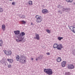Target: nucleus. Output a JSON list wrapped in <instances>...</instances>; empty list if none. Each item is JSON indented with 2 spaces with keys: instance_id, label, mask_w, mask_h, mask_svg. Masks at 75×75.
Masks as SVG:
<instances>
[{
  "instance_id": "f257e3e1",
  "label": "nucleus",
  "mask_w": 75,
  "mask_h": 75,
  "mask_svg": "<svg viewBox=\"0 0 75 75\" xmlns=\"http://www.w3.org/2000/svg\"><path fill=\"white\" fill-rule=\"evenodd\" d=\"M25 35V33L24 32H22L20 33L18 37V39L16 40V41L18 42H21L24 40V38H23V37Z\"/></svg>"
},
{
  "instance_id": "f03ea898",
  "label": "nucleus",
  "mask_w": 75,
  "mask_h": 75,
  "mask_svg": "<svg viewBox=\"0 0 75 75\" xmlns=\"http://www.w3.org/2000/svg\"><path fill=\"white\" fill-rule=\"evenodd\" d=\"M44 72L49 75H52L53 74V72L52 69H44Z\"/></svg>"
},
{
  "instance_id": "7ed1b4c3",
  "label": "nucleus",
  "mask_w": 75,
  "mask_h": 75,
  "mask_svg": "<svg viewBox=\"0 0 75 75\" xmlns=\"http://www.w3.org/2000/svg\"><path fill=\"white\" fill-rule=\"evenodd\" d=\"M26 59L25 56H22L21 57V59L20 61V62L22 63H24L25 62Z\"/></svg>"
},
{
  "instance_id": "20e7f679",
  "label": "nucleus",
  "mask_w": 75,
  "mask_h": 75,
  "mask_svg": "<svg viewBox=\"0 0 75 75\" xmlns=\"http://www.w3.org/2000/svg\"><path fill=\"white\" fill-rule=\"evenodd\" d=\"M4 52L5 54L6 55H10L11 54V51H5Z\"/></svg>"
},
{
  "instance_id": "39448f33",
  "label": "nucleus",
  "mask_w": 75,
  "mask_h": 75,
  "mask_svg": "<svg viewBox=\"0 0 75 75\" xmlns=\"http://www.w3.org/2000/svg\"><path fill=\"white\" fill-rule=\"evenodd\" d=\"M42 21V17L41 16L40 17V18L37 19L36 22L38 23H41Z\"/></svg>"
},
{
  "instance_id": "423d86ee",
  "label": "nucleus",
  "mask_w": 75,
  "mask_h": 75,
  "mask_svg": "<svg viewBox=\"0 0 75 75\" xmlns=\"http://www.w3.org/2000/svg\"><path fill=\"white\" fill-rule=\"evenodd\" d=\"M68 67L69 69H71L74 68V66L72 64H69L68 65Z\"/></svg>"
},
{
  "instance_id": "0eeeda50",
  "label": "nucleus",
  "mask_w": 75,
  "mask_h": 75,
  "mask_svg": "<svg viewBox=\"0 0 75 75\" xmlns=\"http://www.w3.org/2000/svg\"><path fill=\"white\" fill-rule=\"evenodd\" d=\"M42 12L43 14H45L49 13L48 11L46 9H43L42 11Z\"/></svg>"
},
{
  "instance_id": "6e6552de",
  "label": "nucleus",
  "mask_w": 75,
  "mask_h": 75,
  "mask_svg": "<svg viewBox=\"0 0 75 75\" xmlns=\"http://www.w3.org/2000/svg\"><path fill=\"white\" fill-rule=\"evenodd\" d=\"M35 37H34V38H35V39H37L38 40H40V36H39V34L35 33Z\"/></svg>"
},
{
  "instance_id": "1a4fd4ad",
  "label": "nucleus",
  "mask_w": 75,
  "mask_h": 75,
  "mask_svg": "<svg viewBox=\"0 0 75 75\" xmlns=\"http://www.w3.org/2000/svg\"><path fill=\"white\" fill-rule=\"evenodd\" d=\"M66 63H67V62L65 61H64L62 63V67H65V64H66Z\"/></svg>"
},
{
  "instance_id": "9d476101",
  "label": "nucleus",
  "mask_w": 75,
  "mask_h": 75,
  "mask_svg": "<svg viewBox=\"0 0 75 75\" xmlns=\"http://www.w3.org/2000/svg\"><path fill=\"white\" fill-rule=\"evenodd\" d=\"M65 10H66V12H68V11H70V9L69 8H63V11H65Z\"/></svg>"
},
{
  "instance_id": "9b49d317",
  "label": "nucleus",
  "mask_w": 75,
  "mask_h": 75,
  "mask_svg": "<svg viewBox=\"0 0 75 75\" xmlns=\"http://www.w3.org/2000/svg\"><path fill=\"white\" fill-rule=\"evenodd\" d=\"M7 60L8 62H9L10 64L11 63L12 64L13 62V60L12 59H7Z\"/></svg>"
},
{
  "instance_id": "f8f14e48",
  "label": "nucleus",
  "mask_w": 75,
  "mask_h": 75,
  "mask_svg": "<svg viewBox=\"0 0 75 75\" xmlns=\"http://www.w3.org/2000/svg\"><path fill=\"white\" fill-rule=\"evenodd\" d=\"M14 33L15 35H18L20 34V30H16L14 31Z\"/></svg>"
},
{
  "instance_id": "ddd939ff",
  "label": "nucleus",
  "mask_w": 75,
  "mask_h": 75,
  "mask_svg": "<svg viewBox=\"0 0 75 75\" xmlns=\"http://www.w3.org/2000/svg\"><path fill=\"white\" fill-rule=\"evenodd\" d=\"M62 60L61 58L60 57H58V58L57 59V61L58 62H60Z\"/></svg>"
},
{
  "instance_id": "4468645a",
  "label": "nucleus",
  "mask_w": 75,
  "mask_h": 75,
  "mask_svg": "<svg viewBox=\"0 0 75 75\" xmlns=\"http://www.w3.org/2000/svg\"><path fill=\"white\" fill-rule=\"evenodd\" d=\"M53 47L54 48H57V47H58V44H57V43L54 44Z\"/></svg>"
},
{
  "instance_id": "2eb2a0df",
  "label": "nucleus",
  "mask_w": 75,
  "mask_h": 75,
  "mask_svg": "<svg viewBox=\"0 0 75 75\" xmlns=\"http://www.w3.org/2000/svg\"><path fill=\"white\" fill-rule=\"evenodd\" d=\"M6 29V26H5V25L3 24L2 25V29L3 30V31H5Z\"/></svg>"
},
{
  "instance_id": "dca6fc26",
  "label": "nucleus",
  "mask_w": 75,
  "mask_h": 75,
  "mask_svg": "<svg viewBox=\"0 0 75 75\" xmlns=\"http://www.w3.org/2000/svg\"><path fill=\"white\" fill-rule=\"evenodd\" d=\"M16 59L17 61L20 60V56L18 55H16Z\"/></svg>"
},
{
  "instance_id": "f3484780",
  "label": "nucleus",
  "mask_w": 75,
  "mask_h": 75,
  "mask_svg": "<svg viewBox=\"0 0 75 75\" xmlns=\"http://www.w3.org/2000/svg\"><path fill=\"white\" fill-rule=\"evenodd\" d=\"M21 23L22 24H25L26 23V22H25L24 21H21Z\"/></svg>"
},
{
  "instance_id": "a211bd4d",
  "label": "nucleus",
  "mask_w": 75,
  "mask_h": 75,
  "mask_svg": "<svg viewBox=\"0 0 75 75\" xmlns=\"http://www.w3.org/2000/svg\"><path fill=\"white\" fill-rule=\"evenodd\" d=\"M29 5H32L33 4V2L31 1H29Z\"/></svg>"
},
{
  "instance_id": "6ab92c4d",
  "label": "nucleus",
  "mask_w": 75,
  "mask_h": 75,
  "mask_svg": "<svg viewBox=\"0 0 75 75\" xmlns=\"http://www.w3.org/2000/svg\"><path fill=\"white\" fill-rule=\"evenodd\" d=\"M58 40H59V41H61L62 39H63V37H58Z\"/></svg>"
},
{
  "instance_id": "aec40b11",
  "label": "nucleus",
  "mask_w": 75,
  "mask_h": 75,
  "mask_svg": "<svg viewBox=\"0 0 75 75\" xmlns=\"http://www.w3.org/2000/svg\"><path fill=\"white\" fill-rule=\"evenodd\" d=\"M58 47L62 48V44H59V45H58Z\"/></svg>"
},
{
  "instance_id": "412c9836",
  "label": "nucleus",
  "mask_w": 75,
  "mask_h": 75,
  "mask_svg": "<svg viewBox=\"0 0 75 75\" xmlns=\"http://www.w3.org/2000/svg\"><path fill=\"white\" fill-rule=\"evenodd\" d=\"M66 0V1L68 2H70V3H72V2L73 1V0Z\"/></svg>"
},
{
  "instance_id": "4be33fe9",
  "label": "nucleus",
  "mask_w": 75,
  "mask_h": 75,
  "mask_svg": "<svg viewBox=\"0 0 75 75\" xmlns=\"http://www.w3.org/2000/svg\"><path fill=\"white\" fill-rule=\"evenodd\" d=\"M65 75H71V73L69 72H66L65 73Z\"/></svg>"
},
{
  "instance_id": "5701e85b",
  "label": "nucleus",
  "mask_w": 75,
  "mask_h": 75,
  "mask_svg": "<svg viewBox=\"0 0 75 75\" xmlns=\"http://www.w3.org/2000/svg\"><path fill=\"white\" fill-rule=\"evenodd\" d=\"M3 11V9L0 8V13H2Z\"/></svg>"
},
{
  "instance_id": "b1692460",
  "label": "nucleus",
  "mask_w": 75,
  "mask_h": 75,
  "mask_svg": "<svg viewBox=\"0 0 75 75\" xmlns=\"http://www.w3.org/2000/svg\"><path fill=\"white\" fill-rule=\"evenodd\" d=\"M46 31L48 33H50V32H51V31L48 29H47L46 30Z\"/></svg>"
},
{
  "instance_id": "393cba45",
  "label": "nucleus",
  "mask_w": 75,
  "mask_h": 75,
  "mask_svg": "<svg viewBox=\"0 0 75 75\" xmlns=\"http://www.w3.org/2000/svg\"><path fill=\"white\" fill-rule=\"evenodd\" d=\"M41 17V16H38V15H37L36 16V18H37V19H38V18H40V17Z\"/></svg>"
},
{
  "instance_id": "a878e982",
  "label": "nucleus",
  "mask_w": 75,
  "mask_h": 75,
  "mask_svg": "<svg viewBox=\"0 0 75 75\" xmlns=\"http://www.w3.org/2000/svg\"><path fill=\"white\" fill-rule=\"evenodd\" d=\"M62 48L59 47H57V50H59L60 51V50H61Z\"/></svg>"
},
{
  "instance_id": "bb28decb",
  "label": "nucleus",
  "mask_w": 75,
  "mask_h": 75,
  "mask_svg": "<svg viewBox=\"0 0 75 75\" xmlns=\"http://www.w3.org/2000/svg\"><path fill=\"white\" fill-rule=\"evenodd\" d=\"M0 46H1V43L3 44V41L1 40H0Z\"/></svg>"
},
{
  "instance_id": "cd10ccee",
  "label": "nucleus",
  "mask_w": 75,
  "mask_h": 75,
  "mask_svg": "<svg viewBox=\"0 0 75 75\" xmlns=\"http://www.w3.org/2000/svg\"><path fill=\"white\" fill-rule=\"evenodd\" d=\"M2 64L4 65V66H6V62H4Z\"/></svg>"
},
{
  "instance_id": "c85d7f7f",
  "label": "nucleus",
  "mask_w": 75,
  "mask_h": 75,
  "mask_svg": "<svg viewBox=\"0 0 75 75\" xmlns=\"http://www.w3.org/2000/svg\"><path fill=\"white\" fill-rule=\"evenodd\" d=\"M8 67L9 68H11V64H9L8 66Z\"/></svg>"
},
{
  "instance_id": "c756f323",
  "label": "nucleus",
  "mask_w": 75,
  "mask_h": 75,
  "mask_svg": "<svg viewBox=\"0 0 75 75\" xmlns=\"http://www.w3.org/2000/svg\"><path fill=\"white\" fill-rule=\"evenodd\" d=\"M25 17V16L24 15H22V16L21 17V18H24Z\"/></svg>"
},
{
  "instance_id": "7c9ffc66",
  "label": "nucleus",
  "mask_w": 75,
  "mask_h": 75,
  "mask_svg": "<svg viewBox=\"0 0 75 75\" xmlns=\"http://www.w3.org/2000/svg\"><path fill=\"white\" fill-rule=\"evenodd\" d=\"M38 58L39 59H42V56H40V57H38Z\"/></svg>"
},
{
  "instance_id": "2f4dec72",
  "label": "nucleus",
  "mask_w": 75,
  "mask_h": 75,
  "mask_svg": "<svg viewBox=\"0 0 75 75\" xmlns=\"http://www.w3.org/2000/svg\"><path fill=\"white\" fill-rule=\"evenodd\" d=\"M73 54L75 55V50H74L73 51Z\"/></svg>"
},
{
  "instance_id": "473e14b6",
  "label": "nucleus",
  "mask_w": 75,
  "mask_h": 75,
  "mask_svg": "<svg viewBox=\"0 0 75 75\" xmlns=\"http://www.w3.org/2000/svg\"><path fill=\"white\" fill-rule=\"evenodd\" d=\"M46 54L47 55H50V52L47 53Z\"/></svg>"
},
{
  "instance_id": "72a5a7b5",
  "label": "nucleus",
  "mask_w": 75,
  "mask_h": 75,
  "mask_svg": "<svg viewBox=\"0 0 75 75\" xmlns=\"http://www.w3.org/2000/svg\"><path fill=\"white\" fill-rule=\"evenodd\" d=\"M12 5H15V2H12Z\"/></svg>"
},
{
  "instance_id": "f704fd0d",
  "label": "nucleus",
  "mask_w": 75,
  "mask_h": 75,
  "mask_svg": "<svg viewBox=\"0 0 75 75\" xmlns=\"http://www.w3.org/2000/svg\"><path fill=\"white\" fill-rule=\"evenodd\" d=\"M68 27H69V29H71V30H72V29L69 27V26H68Z\"/></svg>"
},
{
  "instance_id": "c9c22d12",
  "label": "nucleus",
  "mask_w": 75,
  "mask_h": 75,
  "mask_svg": "<svg viewBox=\"0 0 75 75\" xmlns=\"http://www.w3.org/2000/svg\"><path fill=\"white\" fill-rule=\"evenodd\" d=\"M34 59L33 58H31V60L32 61H33V60Z\"/></svg>"
},
{
  "instance_id": "e433bc0d",
  "label": "nucleus",
  "mask_w": 75,
  "mask_h": 75,
  "mask_svg": "<svg viewBox=\"0 0 75 75\" xmlns=\"http://www.w3.org/2000/svg\"><path fill=\"white\" fill-rule=\"evenodd\" d=\"M61 11H59L58 12V13H59V12H60Z\"/></svg>"
},
{
  "instance_id": "4c0bfd02",
  "label": "nucleus",
  "mask_w": 75,
  "mask_h": 75,
  "mask_svg": "<svg viewBox=\"0 0 75 75\" xmlns=\"http://www.w3.org/2000/svg\"><path fill=\"white\" fill-rule=\"evenodd\" d=\"M33 23H31V25H33Z\"/></svg>"
},
{
  "instance_id": "58836bf2",
  "label": "nucleus",
  "mask_w": 75,
  "mask_h": 75,
  "mask_svg": "<svg viewBox=\"0 0 75 75\" xmlns=\"http://www.w3.org/2000/svg\"><path fill=\"white\" fill-rule=\"evenodd\" d=\"M38 59H36V61H38Z\"/></svg>"
},
{
  "instance_id": "ea45409f",
  "label": "nucleus",
  "mask_w": 75,
  "mask_h": 75,
  "mask_svg": "<svg viewBox=\"0 0 75 75\" xmlns=\"http://www.w3.org/2000/svg\"><path fill=\"white\" fill-rule=\"evenodd\" d=\"M60 14H62V12H60Z\"/></svg>"
},
{
  "instance_id": "a19ab883",
  "label": "nucleus",
  "mask_w": 75,
  "mask_h": 75,
  "mask_svg": "<svg viewBox=\"0 0 75 75\" xmlns=\"http://www.w3.org/2000/svg\"><path fill=\"white\" fill-rule=\"evenodd\" d=\"M10 1H13V0H9Z\"/></svg>"
},
{
  "instance_id": "79ce46f5",
  "label": "nucleus",
  "mask_w": 75,
  "mask_h": 75,
  "mask_svg": "<svg viewBox=\"0 0 75 75\" xmlns=\"http://www.w3.org/2000/svg\"><path fill=\"white\" fill-rule=\"evenodd\" d=\"M72 27V26H70V27Z\"/></svg>"
}]
</instances>
